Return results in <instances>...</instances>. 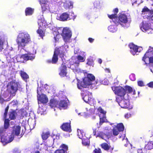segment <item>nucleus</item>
<instances>
[{"instance_id":"obj_4","label":"nucleus","mask_w":153,"mask_h":153,"mask_svg":"<svg viewBox=\"0 0 153 153\" xmlns=\"http://www.w3.org/2000/svg\"><path fill=\"white\" fill-rule=\"evenodd\" d=\"M142 60L146 66L153 63V48L149 46L148 49L144 54Z\"/></svg>"},{"instance_id":"obj_39","label":"nucleus","mask_w":153,"mask_h":153,"mask_svg":"<svg viewBox=\"0 0 153 153\" xmlns=\"http://www.w3.org/2000/svg\"><path fill=\"white\" fill-rule=\"evenodd\" d=\"M54 33H55V35L54 37V39L55 42H56L57 41H58L60 38V33H59V31L56 32V31H54L53 32V33L54 35H55Z\"/></svg>"},{"instance_id":"obj_20","label":"nucleus","mask_w":153,"mask_h":153,"mask_svg":"<svg viewBox=\"0 0 153 153\" xmlns=\"http://www.w3.org/2000/svg\"><path fill=\"white\" fill-rule=\"evenodd\" d=\"M67 67L63 63H62L60 68V72L59 75L62 77H64L66 76L67 72L66 71Z\"/></svg>"},{"instance_id":"obj_49","label":"nucleus","mask_w":153,"mask_h":153,"mask_svg":"<svg viewBox=\"0 0 153 153\" xmlns=\"http://www.w3.org/2000/svg\"><path fill=\"white\" fill-rule=\"evenodd\" d=\"M138 85L140 87L144 86H145V84L143 81L142 80H139L137 81Z\"/></svg>"},{"instance_id":"obj_35","label":"nucleus","mask_w":153,"mask_h":153,"mask_svg":"<svg viewBox=\"0 0 153 153\" xmlns=\"http://www.w3.org/2000/svg\"><path fill=\"white\" fill-rule=\"evenodd\" d=\"M145 148L148 150L153 149V142L152 141L149 142L145 146Z\"/></svg>"},{"instance_id":"obj_43","label":"nucleus","mask_w":153,"mask_h":153,"mask_svg":"<svg viewBox=\"0 0 153 153\" xmlns=\"http://www.w3.org/2000/svg\"><path fill=\"white\" fill-rule=\"evenodd\" d=\"M108 29L109 31L112 33H114L116 31V29L113 25L109 26L108 27Z\"/></svg>"},{"instance_id":"obj_56","label":"nucleus","mask_w":153,"mask_h":153,"mask_svg":"<svg viewBox=\"0 0 153 153\" xmlns=\"http://www.w3.org/2000/svg\"><path fill=\"white\" fill-rule=\"evenodd\" d=\"M4 128L3 127L0 128V136H2V135H3V132L4 131Z\"/></svg>"},{"instance_id":"obj_23","label":"nucleus","mask_w":153,"mask_h":153,"mask_svg":"<svg viewBox=\"0 0 153 153\" xmlns=\"http://www.w3.org/2000/svg\"><path fill=\"white\" fill-rule=\"evenodd\" d=\"M39 1L41 5L42 11H45L47 9V4L48 2V0H39Z\"/></svg>"},{"instance_id":"obj_57","label":"nucleus","mask_w":153,"mask_h":153,"mask_svg":"<svg viewBox=\"0 0 153 153\" xmlns=\"http://www.w3.org/2000/svg\"><path fill=\"white\" fill-rule=\"evenodd\" d=\"M125 137V134H123V135H121L119 136V138H121L122 140H124Z\"/></svg>"},{"instance_id":"obj_47","label":"nucleus","mask_w":153,"mask_h":153,"mask_svg":"<svg viewBox=\"0 0 153 153\" xmlns=\"http://www.w3.org/2000/svg\"><path fill=\"white\" fill-rule=\"evenodd\" d=\"M77 59L80 62H84L85 61L84 58L80 55L77 56Z\"/></svg>"},{"instance_id":"obj_44","label":"nucleus","mask_w":153,"mask_h":153,"mask_svg":"<svg viewBox=\"0 0 153 153\" xmlns=\"http://www.w3.org/2000/svg\"><path fill=\"white\" fill-rule=\"evenodd\" d=\"M125 88L126 91H128L129 93H131L133 91L132 88L129 86H126Z\"/></svg>"},{"instance_id":"obj_55","label":"nucleus","mask_w":153,"mask_h":153,"mask_svg":"<svg viewBox=\"0 0 153 153\" xmlns=\"http://www.w3.org/2000/svg\"><path fill=\"white\" fill-rule=\"evenodd\" d=\"M131 116V114L130 113H127L125 115V117L126 118H128L130 117Z\"/></svg>"},{"instance_id":"obj_31","label":"nucleus","mask_w":153,"mask_h":153,"mask_svg":"<svg viewBox=\"0 0 153 153\" xmlns=\"http://www.w3.org/2000/svg\"><path fill=\"white\" fill-rule=\"evenodd\" d=\"M82 143L84 146H89L90 144V140L89 138L86 136L81 139Z\"/></svg>"},{"instance_id":"obj_53","label":"nucleus","mask_w":153,"mask_h":153,"mask_svg":"<svg viewBox=\"0 0 153 153\" xmlns=\"http://www.w3.org/2000/svg\"><path fill=\"white\" fill-rule=\"evenodd\" d=\"M9 100H4L3 98H0V103L2 104L5 101H9L10 100V98H9Z\"/></svg>"},{"instance_id":"obj_58","label":"nucleus","mask_w":153,"mask_h":153,"mask_svg":"<svg viewBox=\"0 0 153 153\" xmlns=\"http://www.w3.org/2000/svg\"><path fill=\"white\" fill-rule=\"evenodd\" d=\"M137 152L138 153H143L142 149H138L137 150Z\"/></svg>"},{"instance_id":"obj_19","label":"nucleus","mask_w":153,"mask_h":153,"mask_svg":"<svg viewBox=\"0 0 153 153\" xmlns=\"http://www.w3.org/2000/svg\"><path fill=\"white\" fill-rule=\"evenodd\" d=\"M60 148L61 149L56 150L54 153H67V151L68 150V147L67 145L63 144L60 146Z\"/></svg>"},{"instance_id":"obj_8","label":"nucleus","mask_w":153,"mask_h":153,"mask_svg":"<svg viewBox=\"0 0 153 153\" xmlns=\"http://www.w3.org/2000/svg\"><path fill=\"white\" fill-rule=\"evenodd\" d=\"M61 35L62 36L63 40L66 42L71 38L72 33L69 28L66 27H64L62 29Z\"/></svg>"},{"instance_id":"obj_26","label":"nucleus","mask_w":153,"mask_h":153,"mask_svg":"<svg viewBox=\"0 0 153 153\" xmlns=\"http://www.w3.org/2000/svg\"><path fill=\"white\" fill-rule=\"evenodd\" d=\"M50 135L51 133L50 131L43 132L41 134V137L43 140H46Z\"/></svg>"},{"instance_id":"obj_25","label":"nucleus","mask_w":153,"mask_h":153,"mask_svg":"<svg viewBox=\"0 0 153 153\" xmlns=\"http://www.w3.org/2000/svg\"><path fill=\"white\" fill-rule=\"evenodd\" d=\"M17 115V112L15 110H12L9 114V118L11 120H14L16 119Z\"/></svg>"},{"instance_id":"obj_62","label":"nucleus","mask_w":153,"mask_h":153,"mask_svg":"<svg viewBox=\"0 0 153 153\" xmlns=\"http://www.w3.org/2000/svg\"><path fill=\"white\" fill-rule=\"evenodd\" d=\"M102 60L100 59H99L98 60V62L100 64H101L102 63Z\"/></svg>"},{"instance_id":"obj_42","label":"nucleus","mask_w":153,"mask_h":153,"mask_svg":"<svg viewBox=\"0 0 153 153\" xmlns=\"http://www.w3.org/2000/svg\"><path fill=\"white\" fill-rule=\"evenodd\" d=\"M87 62L86 64L89 66H93L94 65V61L92 59L88 58L87 59Z\"/></svg>"},{"instance_id":"obj_46","label":"nucleus","mask_w":153,"mask_h":153,"mask_svg":"<svg viewBox=\"0 0 153 153\" xmlns=\"http://www.w3.org/2000/svg\"><path fill=\"white\" fill-rule=\"evenodd\" d=\"M9 108V105H8L6 108L5 109V112L4 114V118H5L7 117L8 111Z\"/></svg>"},{"instance_id":"obj_38","label":"nucleus","mask_w":153,"mask_h":153,"mask_svg":"<svg viewBox=\"0 0 153 153\" xmlns=\"http://www.w3.org/2000/svg\"><path fill=\"white\" fill-rule=\"evenodd\" d=\"M5 119L4 124V128L7 129L10 126V120L8 119Z\"/></svg>"},{"instance_id":"obj_48","label":"nucleus","mask_w":153,"mask_h":153,"mask_svg":"<svg viewBox=\"0 0 153 153\" xmlns=\"http://www.w3.org/2000/svg\"><path fill=\"white\" fill-rule=\"evenodd\" d=\"M4 41L3 39L0 38V51H1L3 49V45L4 44Z\"/></svg>"},{"instance_id":"obj_13","label":"nucleus","mask_w":153,"mask_h":153,"mask_svg":"<svg viewBox=\"0 0 153 153\" xmlns=\"http://www.w3.org/2000/svg\"><path fill=\"white\" fill-rule=\"evenodd\" d=\"M14 138V137L11 136L10 137H8L7 136H4V135L1 136V142L4 144L11 142L13 140Z\"/></svg>"},{"instance_id":"obj_1","label":"nucleus","mask_w":153,"mask_h":153,"mask_svg":"<svg viewBox=\"0 0 153 153\" xmlns=\"http://www.w3.org/2000/svg\"><path fill=\"white\" fill-rule=\"evenodd\" d=\"M31 41L30 35L27 33H22L19 34L16 39L19 48H23Z\"/></svg>"},{"instance_id":"obj_50","label":"nucleus","mask_w":153,"mask_h":153,"mask_svg":"<svg viewBox=\"0 0 153 153\" xmlns=\"http://www.w3.org/2000/svg\"><path fill=\"white\" fill-rule=\"evenodd\" d=\"M93 153H102V151L99 148H95L93 151Z\"/></svg>"},{"instance_id":"obj_40","label":"nucleus","mask_w":153,"mask_h":153,"mask_svg":"<svg viewBox=\"0 0 153 153\" xmlns=\"http://www.w3.org/2000/svg\"><path fill=\"white\" fill-rule=\"evenodd\" d=\"M149 12L150 14H153V10H150L147 7L145 6L143 9L142 12Z\"/></svg>"},{"instance_id":"obj_59","label":"nucleus","mask_w":153,"mask_h":153,"mask_svg":"<svg viewBox=\"0 0 153 153\" xmlns=\"http://www.w3.org/2000/svg\"><path fill=\"white\" fill-rule=\"evenodd\" d=\"M105 71L106 73H110V70L108 68H105Z\"/></svg>"},{"instance_id":"obj_41","label":"nucleus","mask_w":153,"mask_h":153,"mask_svg":"<svg viewBox=\"0 0 153 153\" xmlns=\"http://www.w3.org/2000/svg\"><path fill=\"white\" fill-rule=\"evenodd\" d=\"M97 111L101 114H102V115L104 116L106 115V112L104 111L101 107L98 108Z\"/></svg>"},{"instance_id":"obj_32","label":"nucleus","mask_w":153,"mask_h":153,"mask_svg":"<svg viewBox=\"0 0 153 153\" xmlns=\"http://www.w3.org/2000/svg\"><path fill=\"white\" fill-rule=\"evenodd\" d=\"M84 101L90 104L91 103L92 98L88 94L85 95L83 98Z\"/></svg>"},{"instance_id":"obj_3","label":"nucleus","mask_w":153,"mask_h":153,"mask_svg":"<svg viewBox=\"0 0 153 153\" xmlns=\"http://www.w3.org/2000/svg\"><path fill=\"white\" fill-rule=\"evenodd\" d=\"M19 85V82L15 80H13L9 82L7 85L6 92L10 94V97L14 96L18 90Z\"/></svg>"},{"instance_id":"obj_51","label":"nucleus","mask_w":153,"mask_h":153,"mask_svg":"<svg viewBox=\"0 0 153 153\" xmlns=\"http://www.w3.org/2000/svg\"><path fill=\"white\" fill-rule=\"evenodd\" d=\"M10 103H12L13 106H16L18 104L17 101L16 100H13L10 102Z\"/></svg>"},{"instance_id":"obj_29","label":"nucleus","mask_w":153,"mask_h":153,"mask_svg":"<svg viewBox=\"0 0 153 153\" xmlns=\"http://www.w3.org/2000/svg\"><path fill=\"white\" fill-rule=\"evenodd\" d=\"M20 74L22 78L24 80H26L29 78L28 75L27 73L23 71H20Z\"/></svg>"},{"instance_id":"obj_27","label":"nucleus","mask_w":153,"mask_h":153,"mask_svg":"<svg viewBox=\"0 0 153 153\" xmlns=\"http://www.w3.org/2000/svg\"><path fill=\"white\" fill-rule=\"evenodd\" d=\"M34 9L30 7H27L25 11V14L26 16L32 15L33 13Z\"/></svg>"},{"instance_id":"obj_64","label":"nucleus","mask_w":153,"mask_h":153,"mask_svg":"<svg viewBox=\"0 0 153 153\" xmlns=\"http://www.w3.org/2000/svg\"><path fill=\"white\" fill-rule=\"evenodd\" d=\"M70 6H71L72 7L73 5V4L71 2H70Z\"/></svg>"},{"instance_id":"obj_24","label":"nucleus","mask_w":153,"mask_h":153,"mask_svg":"<svg viewBox=\"0 0 153 153\" xmlns=\"http://www.w3.org/2000/svg\"><path fill=\"white\" fill-rule=\"evenodd\" d=\"M68 106L67 102L65 100H61L59 102H58V107L61 109L62 108L65 109Z\"/></svg>"},{"instance_id":"obj_45","label":"nucleus","mask_w":153,"mask_h":153,"mask_svg":"<svg viewBox=\"0 0 153 153\" xmlns=\"http://www.w3.org/2000/svg\"><path fill=\"white\" fill-rule=\"evenodd\" d=\"M112 130L113 134L114 136H117L118 135L119 132H120L116 127L113 128Z\"/></svg>"},{"instance_id":"obj_10","label":"nucleus","mask_w":153,"mask_h":153,"mask_svg":"<svg viewBox=\"0 0 153 153\" xmlns=\"http://www.w3.org/2000/svg\"><path fill=\"white\" fill-rule=\"evenodd\" d=\"M76 18L73 13H71V15H70L66 12L64 13L61 14L59 17V20L62 21H65L68 20L74 19Z\"/></svg>"},{"instance_id":"obj_52","label":"nucleus","mask_w":153,"mask_h":153,"mask_svg":"<svg viewBox=\"0 0 153 153\" xmlns=\"http://www.w3.org/2000/svg\"><path fill=\"white\" fill-rule=\"evenodd\" d=\"M147 19L149 20L153 21V14H150L149 15H148Z\"/></svg>"},{"instance_id":"obj_11","label":"nucleus","mask_w":153,"mask_h":153,"mask_svg":"<svg viewBox=\"0 0 153 153\" xmlns=\"http://www.w3.org/2000/svg\"><path fill=\"white\" fill-rule=\"evenodd\" d=\"M99 129L96 128H94L93 129V134L94 136H96V137H99L101 138L104 139V137H107L108 135L110 134L109 133L105 134V133L102 131H99Z\"/></svg>"},{"instance_id":"obj_14","label":"nucleus","mask_w":153,"mask_h":153,"mask_svg":"<svg viewBox=\"0 0 153 153\" xmlns=\"http://www.w3.org/2000/svg\"><path fill=\"white\" fill-rule=\"evenodd\" d=\"M63 131L70 132L71 131V122L63 123L60 127Z\"/></svg>"},{"instance_id":"obj_37","label":"nucleus","mask_w":153,"mask_h":153,"mask_svg":"<svg viewBox=\"0 0 153 153\" xmlns=\"http://www.w3.org/2000/svg\"><path fill=\"white\" fill-rule=\"evenodd\" d=\"M58 49L59 50V53H58V55H59L60 57L61 58L62 60H63V58H64V52L61 49V48H56L55 50Z\"/></svg>"},{"instance_id":"obj_34","label":"nucleus","mask_w":153,"mask_h":153,"mask_svg":"<svg viewBox=\"0 0 153 153\" xmlns=\"http://www.w3.org/2000/svg\"><path fill=\"white\" fill-rule=\"evenodd\" d=\"M36 32L39 35V36L41 37L42 39L45 36V33L42 29L39 27L38 29L37 30Z\"/></svg>"},{"instance_id":"obj_2","label":"nucleus","mask_w":153,"mask_h":153,"mask_svg":"<svg viewBox=\"0 0 153 153\" xmlns=\"http://www.w3.org/2000/svg\"><path fill=\"white\" fill-rule=\"evenodd\" d=\"M95 80V77L92 74H87V76L85 77L82 81H78L77 85L78 88L82 90L84 88H86L87 86L92 84V82Z\"/></svg>"},{"instance_id":"obj_17","label":"nucleus","mask_w":153,"mask_h":153,"mask_svg":"<svg viewBox=\"0 0 153 153\" xmlns=\"http://www.w3.org/2000/svg\"><path fill=\"white\" fill-rule=\"evenodd\" d=\"M101 147L105 150L108 151L110 150L111 153H114L113 151L114 147H111L110 145H108L107 143H104L101 144Z\"/></svg>"},{"instance_id":"obj_15","label":"nucleus","mask_w":153,"mask_h":153,"mask_svg":"<svg viewBox=\"0 0 153 153\" xmlns=\"http://www.w3.org/2000/svg\"><path fill=\"white\" fill-rule=\"evenodd\" d=\"M59 50L58 49L55 50L52 57L51 60L48 61L50 63H52L53 64H56L58 62V53H59Z\"/></svg>"},{"instance_id":"obj_6","label":"nucleus","mask_w":153,"mask_h":153,"mask_svg":"<svg viewBox=\"0 0 153 153\" xmlns=\"http://www.w3.org/2000/svg\"><path fill=\"white\" fill-rule=\"evenodd\" d=\"M128 22L127 16L125 14H121L119 16H117L116 19H115L112 21V23L116 25L120 24L122 26L123 24H126Z\"/></svg>"},{"instance_id":"obj_28","label":"nucleus","mask_w":153,"mask_h":153,"mask_svg":"<svg viewBox=\"0 0 153 153\" xmlns=\"http://www.w3.org/2000/svg\"><path fill=\"white\" fill-rule=\"evenodd\" d=\"M100 117L99 125L100 126L103 123L106 122L107 119L105 115H102L101 114L99 115Z\"/></svg>"},{"instance_id":"obj_36","label":"nucleus","mask_w":153,"mask_h":153,"mask_svg":"<svg viewBox=\"0 0 153 153\" xmlns=\"http://www.w3.org/2000/svg\"><path fill=\"white\" fill-rule=\"evenodd\" d=\"M140 28L143 32H145L150 28V26L148 24H143Z\"/></svg>"},{"instance_id":"obj_5","label":"nucleus","mask_w":153,"mask_h":153,"mask_svg":"<svg viewBox=\"0 0 153 153\" xmlns=\"http://www.w3.org/2000/svg\"><path fill=\"white\" fill-rule=\"evenodd\" d=\"M35 57L34 54L29 53L18 56L17 57V60L18 62H24L29 60H33Z\"/></svg>"},{"instance_id":"obj_12","label":"nucleus","mask_w":153,"mask_h":153,"mask_svg":"<svg viewBox=\"0 0 153 153\" xmlns=\"http://www.w3.org/2000/svg\"><path fill=\"white\" fill-rule=\"evenodd\" d=\"M37 99L38 101V104H46L48 102V97L46 95L43 94L39 95L38 94V91L37 92Z\"/></svg>"},{"instance_id":"obj_30","label":"nucleus","mask_w":153,"mask_h":153,"mask_svg":"<svg viewBox=\"0 0 153 153\" xmlns=\"http://www.w3.org/2000/svg\"><path fill=\"white\" fill-rule=\"evenodd\" d=\"M77 135L80 139H82L86 137L84 131L82 130L77 129Z\"/></svg>"},{"instance_id":"obj_7","label":"nucleus","mask_w":153,"mask_h":153,"mask_svg":"<svg viewBox=\"0 0 153 153\" xmlns=\"http://www.w3.org/2000/svg\"><path fill=\"white\" fill-rule=\"evenodd\" d=\"M112 89L115 94L120 98H124L126 94L125 89L121 86L112 87Z\"/></svg>"},{"instance_id":"obj_9","label":"nucleus","mask_w":153,"mask_h":153,"mask_svg":"<svg viewBox=\"0 0 153 153\" xmlns=\"http://www.w3.org/2000/svg\"><path fill=\"white\" fill-rule=\"evenodd\" d=\"M116 100L117 101L120 107L123 108H130L129 102L128 100L125 99L124 98L117 97Z\"/></svg>"},{"instance_id":"obj_63","label":"nucleus","mask_w":153,"mask_h":153,"mask_svg":"<svg viewBox=\"0 0 153 153\" xmlns=\"http://www.w3.org/2000/svg\"><path fill=\"white\" fill-rule=\"evenodd\" d=\"M25 133V131H23V130H22V132L20 134V135L21 136V137H22V136L24 134V133Z\"/></svg>"},{"instance_id":"obj_33","label":"nucleus","mask_w":153,"mask_h":153,"mask_svg":"<svg viewBox=\"0 0 153 153\" xmlns=\"http://www.w3.org/2000/svg\"><path fill=\"white\" fill-rule=\"evenodd\" d=\"M115 127L119 131H123L124 129V126L122 123L117 124Z\"/></svg>"},{"instance_id":"obj_54","label":"nucleus","mask_w":153,"mask_h":153,"mask_svg":"<svg viewBox=\"0 0 153 153\" xmlns=\"http://www.w3.org/2000/svg\"><path fill=\"white\" fill-rule=\"evenodd\" d=\"M147 85L149 87L151 88H153V81L150 82L148 83Z\"/></svg>"},{"instance_id":"obj_61","label":"nucleus","mask_w":153,"mask_h":153,"mask_svg":"<svg viewBox=\"0 0 153 153\" xmlns=\"http://www.w3.org/2000/svg\"><path fill=\"white\" fill-rule=\"evenodd\" d=\"M134 76V75H133V74H131V75L130 76H129V77H130V79L132 80V81H134V80L135 79L134 78L133 79H132V78H131V77H133Z\"/></svg>"},{"instance_id":"obj_16","label":"nucleus","mask_w":153,"mask_h":153,"mask_svg":"<svg viewBox=\"0 0 153 153\" xmlns=\"http://www.w3.org/2000/svg\"><path fill=\"white\" fill-rule=\"evenodd\" d=\"M113 12L114 13V14L111 15H107L108 17L111 19L110 22L111 23H112V21H113L115 19H116L117 17V13L118 12V9L117 8H115L113 9Z\"/></svg>"},{"instance_id":"obj_18","label":"nucleus","mask_w":153,"mask_h":153,"mask_svg":"<svg viewBox=\"0 0 153 153\" xmlns=\"http://www.w3.org/2000/svg\"><path fill=\"white\" fill-rule=\"evenodd\" d=\"M130 49V52L133 55H134L137 52H138V47L133 43H130L128 45Z\"/></svg>"},{"instance_id":"obj_21","label":"nucleus","mask_w":153,"mask_h":153,"mask_svg":"<svg viewBox=\"0 0 153 153\" xmlns=\"http://www.w3.org/2000/svg\"><path fill=\"white\" fill-rule=\"evenodd\" d=\"M21 127L19 126H14L13 127L12 134L18 136L20 134Z\"/></svg>"},{"instance_id":"obj_60","label":"nucleus","mask_w":153,"mask_h":153,"mask_svg":"<svg viewBox=\"0 0 153 153\" xmlns=\"http://www.w3.org/2000/svg\"><path fill=\"white\" fill-rule=\"evenodd\" d=\"M88 39L89 42L91 43L94 40V39L91 38H89Z\"/></svg>"},{"instance_id":"obj_22","label":"nucleus","mask_w":153,"mask_h":153,"mask_svg":"<svg viewBox=\"0 0 153 153\" xmlns=\"http://www.w3.org/2000/svg\"><path fill=\"white\" fill-rule=\"evenodd\" d=\"M58 101L54 99H51L49 102V105L52 108L58 107Z\"/></svg>"}]
</instances>
